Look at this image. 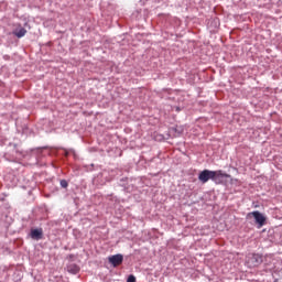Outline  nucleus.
<instances>
[{"label":"nucleus","instance_id":"f257e3e1","mask_svg":"<svg viewBox=\"0 0 282 282\" xmlns=\"http://www.w3.org/2000/svg\"><path fill=\"white\" fill-rule=\"evenodd\" d=\"M263 262L262 256L259 253H251L247 258V264L249 268L259 267Z\"/></svg>","mask_w":282,"mask_h":282},{"label":"nucleus","instance_id":"f03ea898","mask_svg":"<svg viewBox=\"0 0 282 282\" xmlns=\"http://www.w3.org/2000/svg\"><path fill=\"white\" fill-rule=\"evenodd\" d=\"M253 217L256 220V224L259 225V228H262L265 225L267 217L259 210H253L251 213H248V217Z\"/></svg>","mask_w":282,"mask_h":282},{"label":"nucleus","instance_id":"7ed1b4c3","mask_svg":"<svg viewBox=\"0 0 282 282\" xmlns=\"http://www.w3.org/2000/svg\"><path fill=\"white\" fill-rule=\"evenodd\" d=\"M212 176H213V177H212V181H213L216 185L223 184V180H224V178H230V174L223 173L221 170L213 171Z\"/></svg>","mask_w":282,"mask_h":282},{"label":"nucleus","instance_id":"20e7f679","mask_svg":"<svg viewBox=\"0 0 282 282\" xmlns=\"http://www.w3.org/2000/svg\"><path fill=\"white\" fill-rule=\"evenodd\" d=\"M213 175H214L213 171H210V170H203L198 174V181L202 184H206L209 181H213Z\"/></svg>","mask_w":282,"mask_h":282},{"label":"nucleus","instance_id":"39448f33","mask_svg":"<svg viewBox=\"0 0 282 282\" xmlns=\"http://www.w3.org/2000/svg\"><path fill=\"white\" fill-rule=\"evenodd\" d=\"M108 262L113 267L117 268L122 264L123 262V256L120 253L112 254L108 258Z\"/></svg>","mask_w":282,"mask_h":282},{"label":"nucleus","instance_id":"423d86ee","mask_svg":"<svg viewBox=\"0 0 282 282\" xmlns=\"http://www.w3.org/2000/svg\"><path fill=\"white\" fill-rule=\"evenodd\" d=\"M42 238H43V229L42 228L31 229V239L41 240Z\"/></svg>","mask_w":282,"mask_h":282},{"label":"nucleus","instance_id":"0eeeda50","mask_svg":"<svg viewBox=\"0 0 282 282\" xmlns=\"http://www.w3.org/2000/svg\"><path fill=\"white\" fill-rule=\"evenodd\" d=\"M66 270L68 271V273L70 274H78L80 271V268L78 267V264L76 263H70L66 267Z\"/></svg>","mask_w":282,"mask_h":282},{"label":"nucleus","instance_id":"6e6552de","mask_svg":"<svg viewBox=\"0 0 282 282\" xmlns=\"http://www.w3.org/2000/svg\"><path fill=\"white\" fill-rule=\"evenodd\" d=\"M28 31L24 28H20L15 31H13V35H15V37L18 39H22L26 35Z\"/></svg>","mask_w":282,"mask_h":282},{"label":"nucleus","instance_id":"1a4fd4ad","mask_svg":"<svg viewBox=\"0 0 282 282\" xmlns=\"http://www.w3.org/2000/svg\"><path fill=\"white\" fill-rule=\"evenodd\" d=\"M59 185L62 186V188H67L68 182L66 180H62V181H59Z\"/></svg>","mask_w":282,"mask_h":282},{"label":"nucleus","instance_id":"9d476101","mask_svg":"<svg viewBox=\"0 0 282 282\" xmlns=\"http://www.w3.org/2000/svg\"><path fill=\"white\" fill-rule=\"evenodd\" d=\"M127 282H137V278L133 274H130L127 279Z\"/></svg>","mask_w":282,"mask_h":282}]
</instances>
